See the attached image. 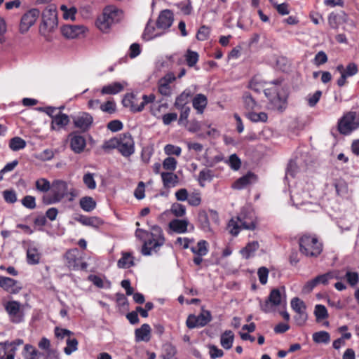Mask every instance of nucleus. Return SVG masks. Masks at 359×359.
<instances>
[{
  "label": "nucleus",
  "instance_id": "nucleus-1",
  "mask_svg": "<svg viewBox=\"0 0 359 359\" xmlns=\"http://www.w3.org/2000/svg\"><path fill=\"white\" fill-rule=\"evenodd\" d=\"M151 233L141 229H137L135 231V236L140 238L142 237L141 233L151 236V238L145 241L142 248V254L144 256L151 255L152 251L156 252L159 248L165 243V239L161 228L154 225L151 227Z\"/></svg>",
  "mask_w": 359,
  "mask_h": 359
},
{
  "label": "nucleus",
  "instance_id": "nucleus-2",
  "mask_svg": "<svg viewBox=\"0 0 359 359\" xmlns=\"http://www.w3.org/2000/svg\"><path fill=\"white\" fill-rule=\"evenodd\" d=\"M102 148L105 151L117 149L122 156L129 157L135 152V142L129 133H123L104 142Z\"/></svg>",
  "mask_w": 359,
  "mask_h": 359
},
{
  "label": "nucleus",
  "instance_id": "nucleus-3",
  "mask_svg": "<svg viewBox=\"0 0 359 359\" xmlns=\"http://www.w3.org/2000/svg\"><path fill=\"white\" fill-rule=\"evenodd\" d=\"M255 213L248 209L243 208L238 215L232 218L228 224L229 233L236 236L241 229L254 230L256 227Z\"/></svg>",
  "mask_w": 359,
  "mask_h": 359
},
{
  "label": "nucleus",
  "instance_id": "nucleus-4",
  "mask_svg": "<svg viewBox=\"0 0 359 359\" xmlns=\"http://www.w3.org/2000/svg\"><path fill=\"white\" fill-rule=\"evenodd\" d=\"M300 252L309 257H317L323 251V245L317 236L313 234L305 233L299 239Z\"/></svg>",
  "mask_w": 359,
  "mask_h": 359
},
{
  "label": "nucleus",
  "instance_id": "nucleus-5",
  "mask_svg": "<svg viewBox=\"0 0 359 359\" xmlns=\"http://www.w3.org/2000/svg\"><path fill=\"white\" fill-rule=\"evenodd\" d=\"M358 128H359V114L355 111L346 114L338 123L339 133L346 135Z\"/></svg>",
  "mask_w": 359,
  "mask_h": 359
},
{
  "label": "nucleus",
  "instance_id": "nucleus-6",
  "mask_svg": "<svg viewBox=\"0 0 359 359\" xmlns=\"http://www.w3.org/2000/svg\"><path fill=\"white\" fill-rule=\"evenodd\" d=\"M273 289L269 296L264 304H261V309L265 313H271L275 311V307L282 304L283 299L285 298V287L281 289Z\"/></svg>",
  "mask_w": 359,
  "mask_h": 359
},
{
  "label": "nucleus",
  "instance_id": "nucleus-7",
  "mask_svg": "<svg viewBox=\"0 0 359 359\" xmlns=\"http://www.w3.org/2000/svg\"><path fill=\"white\" fill-rule=\"evenodd\" d=\"M4 309L11 323L18 324L24 321L25 313L22 304L18 301H8L4 304Z\"/></svg>",
  "mask_w": 359,
  "mask_h": 359
},
{
  "label": "nucleus",
  "instance_id": "nucleus-8",
  "mask_svg": "<svg viewBox=\"0 0 359 359\" xmlns=\"http://www.w3.org/2000/svg\"><path fill=\"white\" fill-rule=\"evenodd\" d=\"M65 259L67 266L71 270H86L88 267L87 263L82 261L80 252L76 248L68 250Z\"/></svg>",
  "mask_w": 359,
  "mask_h": 359
},
{
  "label": "nucleus",
  "instance_id": "nucleus-9",
  "mask_svg": "<svg viewBox=\"0 0 359 359\" xmlns=\"http://www.w3.org/2000/svg\"><path fill=\"white\" fill-rule=\"evenodd\" d=\"M22 339H16L12 341L0 342V359H14L18 347L23 344Z\"/></svg>",
  "mask_w": 359,
  "mask_h": 359
},
{
  "label": "nucleus",
  "instance_id": "nucleus-10",
  "mask_svg": "<svg viewBox=\"0 0 359 359\" xmlns=\"http://www.w3.org/2000/svg\"><path fill=\"white\" fill-rule=\"evenodd\" d=\"M74 126L81 132H87L93 123V117L91 114L85 111H80L74 116H72Z\"/></svg>",
  "mask_w": 359,
  "mask_h": 359
},
{
  "label": "nucleus",
  "instance_id": "nucleus-11",
  "mask_svg": "<svg viewBox=\"0 0 359 359\" xmlns=\"http://www.w3.org/2000/svg\"><path fill=\"white\" fill-rule=\"evenodd\" d=\"M40 15L37 8H32L25 13L21 18L19 30L21 34L26 33L34 25Z\"/></svg>",
  "mask_w": 359,
  "mask_h": 359
},
{
  "label": "nucleus",
  "instance_id": "nucleus-12",
  "mask_svg": "<svg viewBox=\"0 0 359 359\" xmlns=\"http://www.w3.org/2000/svg\"><path fill=\"white\" fill-rule=\"evenodd\" d=\"M211 319L210 313L208 311H203V312L197 316L189 315L187 319L186 324L189 329H193L206 325Z\"/></svg>",
  "mask_w": 359,
  "mask_h": 359
},
{
  "label": "nucleus",
  "instance_id": "nucleus-13",
  "mask_svg": "<svg viewBox=\"0 0 359 359\" xmlns=\"http://www.w3.org/2000/svg\"><path fill=\"white\" fill-rule=\"evenodd\" d=\"M87 30V28L82 25H65L61 27L62 35L71 39L83 36Z\"/></svg>",
  "mask_w": 359,
  "mask_h": 359
},
{
  "label": "nucleus",
  "instance_id": "nucleus-14",
  "mask_svg": "<svg viewBox=\"0 0 359 359\" xmlns=\"http://www.w3.org/2000/svg\"><path fill=\"white\" fill-rule=\"evenodd\" d=\"M42 22L43 26L50 30L57 25L56 9L53 6H48L43 10L42 13Z\"/></svg>",
  "mask_w": 359,
  "mask_h": 359
},
{
  "label": "nucleus",
  "instance_id": "nucleus-15",
  "mask_svg": "<svg viewBox=\"0 0 359 359\" xmlns=\"http://www.w3.org/2000/svg\"><path fill=\"white\" fill-rule=\"evenodd\" d=\"M70 122L69 116L62 113V111L58 112L53 117L50 123V129L55 131H60L64 129L69 125Z\"/></svg>",
  "mask_w": 359,
  "mask_h": 359
},
{
  "label": "nucleus",
  "instance_id": "nucleus-16",
  "mask_svg": "<svg viewBox=\"0 0 359 359\" xmlns=\"http://www.w3.org/2000/svg\"><path fill=\"white\" fill-rule=\"evenodd\" d=\"M173 13L166 9L161 12L156 21L158 29L165 30L171 27L173 22Z\"/></svg>",
  "mask_w": 359,
  "mask_h": 359
},
{
  "label": "nucleus",
  "instance_id": "nucleus-17",
  "mask_svg": "<svg viewBox=\"0 0 359 359\" xmlns=\"http://www.w3.org/2000/svg\"><path fill=\"white\" fill-rule=\"evenodd\" d=\"M0 287L11 294H17L22 289L17 280L4 276H0Z\"/></svg>",
  "mask_w": 359,
  "mask_h": 359
},
{
  "label": "nucleus",
  "instance_id": "nucleus-18",
  "mask_svg": "<svg viewBox=\"0 0 359 359\" xmlns=\"http://www.w3.org/2000/svg\"><path fill=\"white\" fill-rule=\"evenodd\" d=\"M268 99L269 107L273 110L283 112L287 107V95L285 93Z\"/></svg>",
  "mask_w": 359,
  "mask_h": 359
},
{
  "label": "nucleus",
  "instance_id": "nucleus-19",
  "mask_svg": "<svg viewBox=\"0 0 359 359\" xmlns=\"http://www.w3.org/2000/svg\"><path fill=\"white\" fill-rule=\"evenodd\" d=\"M283 80L280 79H276L269 82H266L267 85L270 86L264 89V94L268 98L275 97L276 95H280L285 93L283 88L281 86Z\"/></svg>",
  "mask_w": 359,
  "mask_h": 359
},
{
  "label": "nucleus",
  "instance_id": "nucleus-20",
  "mask_svg": "<svg viewBox=\"0 0 359 359\" xmlns=\"http://www.w3.org/2000/svg\"><path fill=\"white\" fill-rule=\"evenodd\" d=\"M51 193L61 201L68 192L67 183L63 180H55L51 185Z\"/></svg>",
  "mask_w": 359,
  "mask_h": 359
},
{
  "label": "nucleus",
  "instance_id": "nucleus-21",
  "mask_svg": "<svg viewBox=\"0 0 359 359\" xmlns=\"http://www.w3.org/2000/svg\"><path fill=\"white\" fill-rule=\"evenodd\" d=\"M175 80L173 73L170 72L165 74L158 81V91L165 96H168L171 93L170 84Z\"/></svg>",
  "mask_w": 359,
  "mask_h": 359
},
{
  "label": "nucleus",
  "instance_id": "nucleus-22",
  "mask_svg": "<svg viewBox=\"0 0 359 359\" xmlns=\"http://www.w3.org/2000/svg\"><path fill=\"white\" fill-rule=\"evenodd\" d=\"M102 14L106 16L113 25L120 22L123 16V11L112 5L106 6L103 10Z\"/></svg>",
  "mask_w": 359,
  "mask_h": 359
},
{
  "label": "nucleus",
  "instance_id": "nucleus-23",
  "mask_svg": "<svg viewBox=\"0 0 359 359\" xmlns=\"http://www.w3.org/2000/svg\"><path fill=\"white\" fill-rule=\"evenodd\" d=\"M139 99L136 94L128 93L125 95L122 100L124 107H129L133 112L142 111V104L138 103Z\"/></svg>",
  "mask_w": 359,
  "mask_h": 359
},
{
  "label": "nucleus",
  "instance_id": "nucleus-24",
  "mask_svg": "<svg viewBox=\"0 0 359 359\" xmlns=\"http://www.w3.org/2000/svg\"><path fill=\"white\" fill-rule=\"evenodd\" d=\"M86 146V139L77 134L70 135L71 149L76 154L81 153Z\"/></svg>",
  "mask_w": 359,
  "mask_h": 359
},
{
  "label": "nucleus",
  "instance_id": "nucleus-25",
  "mask_svg": "<svg viewBox=\"0 0 359 359\" xmlns=\"http://www.w3.org/2000/svg\"><path fill=\"white\" fill-rule=\"evenodd\" d=\"M291 201L297 207H301L306 203V200L309 197V194L306 191H300V189L296 187L291 191Z\"/></svg>",
  "mask_w": 359,
  "mask_h": 359
},
{
  "label": "nucleus",
  "instance_id": "nucleus-26",
  "mask_svg": "<svg viewBox=\"0 0 359 359\" xmlns=\"http://www.w3.org/2000/svg\"><path fill=\"white\" fill-rule=\"evenodd\" d=\"M22 355L24 359H45L44 353L29 344L25 345Z\"/></svg>",
  "mask_w": 359,
  "mask_h": 359
},
{
  "label": "nucleus",
  "instance_id": "nucleus-27",
  "mask_svg": "<svg viewBox=\"0 0 359 359\" xmlns=\"http://www.w3.org/2000/svg\"><path fill=\"white\" fill-rule=\"evenodd\" d=\"M75 219L84 226H91L95 229H98L104 223L102 219L97 217L79 215Z\"/></svg>",
  "mask_w": 359,
  "mask_h": 359
},
{
  "label": "nucleus",
  "instance_id": "nucleus-28",
  "mask_svg": "<svg viewBox=\"0 0 359 359\" xmlns=\"http://www.w3.org/2000/svg\"><path fill=\"white\" fill-rule=\"evenodd\" d=\"M189 222L187 219H175L169 222V228L175 233H184L188 231Z\"/></svg>",
  "mask_w": 359,
  "mask_h": 359
},
{
  "label": "nucleus",
  "instance_id": "nucleus-29",
  "mask_svg": "<svg viewBox=\"0 0 359 359\" xmlns=\"http://www.w3.org/2000/svg\"><path fill=\"white\" fill-rule=\"evenodd\" d=\"M151 327L148 324H143L135 330V338L137 342L149 341L150 340Z\"/></svg>",
  "mask_w": 359,
  "mask_h": 359
},
{
  "label": "nucleus",
  "instance_id": "nucleus-30",
  "mask_svg": "<svg viewBox=\"0 0 359 359\" xmlns=\"http://www.w3.org/2000/svg\"><path fill=\"white\" fill-rule=\"evenodd\" d=\"M193 107L197 113L202 114L208 104L207 97L201 93L197 94L192 100Z\"/></svg>",
  "mask_w": 359,
  "mask_h": 359
},
{
  "label": "nucleus",
  "instance_id": "nucleus-31",
  "mask_svg": "<svg viewBox=\"0 0 359 359\" xmlns=\"http://www.w3.org/2000/svg\"><path fill=\"white\" fill-rule=\"evenodd\" d=\"M161 175L163 186L166 188L174 187L178 183V176L172 172H163Z\"/></svg>",
  "mask_w": 359,
  "mask_h": 359
},
{
  "label": "nucleus",
  "instance_id": "nucleus-32",
  "mask_svg": "<svg viewBox=\"0 0 359 359\" xmlns=\"http://www.w3.org/2000/svg\"><path fill=\"white\" fill-rule=\"evenodd\" d=\"M191 97V93L190 90H184L179 96L176 97L175 102V107L176 109H180L184 107H189L187 104L189 102V100Z\"/></svg>",
  "mask_w": 359,
  "mask_h": 359
},
{
  "label": "nucleus",
  "instance_id": "nucleus-33",
  "mask_svg": "<svg viewBox=\"0 0 359 359\" xmlns=\"http://www.w3.org/2000/svg\"><path fill=\"white\" fill-rule=\"evenodd\" d=\"M259 247V245L257 241L250 242L245 248L241 250L240 252L243 258L248 259L255 255V253L258 250Z\"/></svg>",
  "mask_w": 359,
  "mask_h": 359
},
{
  "label": "nucleus",
  "instance_id": "nucleus-34",
  "mask_svg": "<svg viewBox=\"0 0 359 359\" xmlns=\"http://www.w3.org/2000/svg\"><path fill=\"white\" fill-rule=\"evenodd\" d=\"M338 273V271H330L326 273L316 276L314 278V280L317 285L320 283L327 285L329 283L330 280H341L342 278H341V276H339Z\"/></svg>",
  "mask_w": 359,
  "mask_h": 359
},
{
  "label": "nucleus",
  "instance_id": "nucleus-35",
  "mask_svg": "<svg viewBox=\"0 0 359 359\" xmlns=\"http://www.w3.org/2000/svg\"><path fill=\"white\" fill-rule=\"evenodd\" d=\"M41 254L34 246H29L27 250V261L29 264H37L39 263Z\"/></svg>",
  "mask_w": 359,
  "mask_h": 359
},
{
  "label": "nucleus",
  "instance_id": "nucleus-36",
  "mask_svg": "<svg viewBox=\"0 0 359 359\" xmlns=\"http://www.w3.org/2000/svg\"><path fill=\"white\" fill-rule=\"evenodd\" d=\"M134 265V257L131 253L123 252L122 257L117 262V266L121 269H128Z\"/></svg>",
  "mask_w": 359,
  "mask_h": 359
},
{
  "label": "nucleus",
  "instance_id": "nucleus-37",
  "mask_svg": "<svg viewBox=\"0 0 359 359\" xmlns=\"http://www.w3.org/2000/svg\"><path fill=\"white\" fill-rule=\"evenodd\" d=\"M123 90V86L119 82H114L104 86L101 90L103 95H115Z\"/></svg>",
  "mask_w": 359,
  "mask_h": 359
},
{
  "label": "nucleus",
  "instance_id": "nucleus-38",
  "mask_svg": "<svg viewBox=\"0 0 359 359\" xmlns=\"http://www.w3.org/2000/svg\"><path fill=\"white\" fill-rule=\"evenodd\" d=\"M79 205L83 210L89 212L96 208V201L90 196H85L80 199Z\"/></svg>",
  "mask_w": 359,
  "mask_h": 359
},
{
  "label": "nucleus",
  "instance_id": "nucleus-39",
  "mask_svg": "<svg viewBox=\"0 0 359 359\" xmlns=\"http://www.w3.org/2000/svg\"><path fill=\"white\" fill-rule=\"evenodd\" d=\"M234 335L232 331H225L220 338V343L222 346L225 349H230L232 347Z\"/></svg>",
  "mask_w": 359,
  "mask_h": 359
},
{
  "label": "nucleus",
  "instance_id": "nucleus-40",
  "mask_svg": "<svg viewBox=\"0 0 359 359\" xmlns=\"http://www.w3.org/2000/svg\"><path fill=\"white\" fill-rule=\"evenodd\" d=\"M191 250L196 255L205 256L208 252V243L206 241L201 240L196 247L191 248Z\"/></svg>",
  "mask_w": 359,
  "mask_h": 359
},
{
  "label": "nucleus",
  "instance_id": "nucleus-41",
  "mask_svg": "<svg viewBox=\"0 0 359 359\" xmlns=\"http://www.w3.org/2000/svg\"><path fill=\"white\" fill-rule=\"evenodd\" d=\"M198 221L199 222L201 228L205 232H211L210 224L209 222L208 214L205 211L202 210L198 212Z\"/></svg>",
  "mask_w": 359,
  "mask_h": 359
},
{
  "label": "nucleus",
  "instance_id": "nucleus-42",
  "mask_svg": "<svg viewBox=\"0 0 359 359\" xmlns=\"http://www.w3.org/2000/svg\"><path fill=\"white\" fill-rule=\"evenodd\" d=\"M96 25L101 32H108L113 24L106 16L102 14L97 19Z\"/></svg>",
  "mask_w": 359,
  "mask_h": 359
},
{
  "label": "nucleus",
  "instance_id": "nucleus-43",
  "mask_svg": "<svg viewBox=\"0 0 359 359\" xmlns=\"http://www.w3.org/2000/svg\"><path fill=\"white\" fill-rule=\"evenodd\" d=\"M254 179H255V175L251 172H249L237 180L233 187L236 189H241L249 184Z\"/></svg>",
  "mask_w": 359,
  "mask_h": 359
},
{
  "label": "nucleus",
  "instance_id": "nucleus-44",
  "mask_svg": "<svg viewBox=\"0 0 359 359\" xmlns=\"http://www.w3.org/2000/svg\"><path fill=\"white\" fill-rule=\"evenodd\" d=\"M346 283L352 287H355L359 282L358 273L355 271L347 270L344 277Z\"/></svg>",
  "mask_w": 359,
  "mask_h": 359
},
{
  "label": "nucleus",
  "instance_id": "nucleus-45",
  "mask_svg": "<svg viewBox=\"0 0 359 359\" xmlns=\"http://www.w3.org/2000/svg\"><path fill=\"white\" fill-rule=\"evenodd\" d=\"M313 340L317 344H328L330 341V335L326 331H320L313 334Z\"/></svg>",
  "mask_w": 359,
  "mask_h": 359
},
{
  "label": "nucleus",
  "instance_id": "nucleus-46",
  "mask_svg": "<svg viewBox=\"0 0 359 359\" xmlns=\"http://www.w3.org/2000/svg\"><path fill=\"white\" fill-rule=\"evenodd\" d=\"M184 57L187 65L189 67H193L198 62L199 55L197 52L188 49L184 54Z\"/></svg>",
  "mask_w": 359,
  "mask_h": 359
},
{
  "label": "nucleus",
  "instance_id": "nucleus-47",
  "mask_svg": "<svg viewBox=\"0 0 359 359\" xmlns=\"http://www.w3.org/2000/svg\"><path fill=\"white\" fill-rule=\"evenodd\" d=\"M156 29L153 25H151L149 22L147 23L145 29L143 33V39L149 41L155 37L161 36L162 32H155Z\"/></svg>",
  "mask_w": 359,
  "mask_h": 359
},
{
  "label": "nucleus",
  "instance_id": "nucleus-48",
  "mask_svg": "<svg viewBox=\"0 0 359 359\" xmlns=\"http://www.w3.org/2000/svg\"><path fill=\"white\" fill-rule=\"evenodd\" d=\"M26 147V142L20 137H15L11 139L9 147L13 151H19Z\"/></svg>",
  "mask_w": 359,
  "mask_h": 359
},
{
  "label": "nucleus",
  "instance_id": "nucleus-49",
  "mask_svg": "<svg viewBox=\"0 0 359 359\" xmlns=\"http://www.w3.org/2000/svg\"><path fill=\"white\" fill-rule=\"evenodd\" d=\"M35 186L37 191L43 193L48 192L51 188L50 182L45 178L37 180L35 182Z\"/></svg>",
  "mask_w": 359,
  "mask_h": 359
},
{
  "label": "nucleus",
  "instance_id": "nucleus-50",
  "mask_svg": "<svg viewBox=\"0 0 359 359\" xmlns=\"http://www.w3.org/2000/svg\"><path fill=\"white\" fill-rule=\"evenodd\" d=\"M88 280L100 288H109L111 285L109 281L104 282L100 276L96 275H90Z\"/></svg>",
  "mask_w": 359,
  "mask_h": 359
},
{
  "label": "nucleus",
  "instance_id": "nucleus-51",
  "mask_svg": "<svg viewBox=\"0 0 359 359\" xmlns=\"http://www.w3.org/2000/svg\"><path fill=\"white\" fill-rule=\"evenodd\" d=\"M314 314L317 321H320L328 317L327 310L326 307L321 304H317L315 306Z\"/></svg>",
  "mask_w": 359,
  "mask_h": 359
},
{
  "label": "nucleus",
  "instance_id": "nucleus-52",
  "mask_svg": "<svg viewBox=\"0 0 359 359\" xmlns=\"http://www.w3.org/2000/svg\"><path fill=\"white\" fill-rule=\"evenodd\" d=\"M247 117L252 122H266L268 119V116L265 112H249Z\"/></svg>",
  "mask_w": 359,
  "mask_h": 359
},
{
  "label": "nucleus",
  "instance_id": "nucleus-53",
  "mask_svg": "<svg viewBox=\"0 0 359 359\" xmlns=\"http://www.w3.org/2000/svg\"><path fill=\"white\" fill-rule=\"evenodd\" d=\"M337 194L340 196H344L348 192L347 184L344 180H337L334 184Z\"/></svg>",
  "mask_w": 359,
  "mask_h": 359
},
{
  "label": "nucleus",
  "instance_id": "nucleus-54",
  "mask_svg": "<svg viewBox=\"0 0 359 359\" xmlns=\"http://www.w3.org/2000/svg\"><path fill=\"white\" fill-rule=\"evenodd\" d=\"M212 179V171L208 169H203L198 174V182L201 186L204 187V182L211 181Z\"/></svg>",
  "mask_w": 359,
  "mask_h": 359
},
{
  "label": "nucleus",
  "instance_id": "nucleus-55",
  "mask_svg": "<svg viewBox=\"0 0 359 359\" xmlns=\"http://www.w3.org/2000/svg\"><path fill=\"white\" fill-rule=\"evenodd\" d=\"M78 348V341L76 339H68L67 340V346L64 348V352L67 355L72 354Z\"/></svg>",
  "mask_w": 359,
  "mask_h": 359
},
{
  "label": "nucleus",
  "instance_id": "nucleus-56",
  "mask_svg": "<svg viewBox=\"0 0 359 359\" xmlns=\"http://www.w3.org/2000/svg\"><path fill=\"white\" fill-rule=\"evenodd\" d=\"M327 60L328 57L327 54L324 51L320 50L315 55L313 62L316 66L319 67L322 65L325 64L327 62Z\"/></svg>",
  "mask_w": 359,
  "mask_h": 359
},
{
  "label": "nucleus",
  "instance_id": "nucleus-57",
  "mask_svg": "<svg viewBox=\"0 0 359 359\" xmlns=\"http://www.w3.org/2000/svg\"><path fill=\"white\" fill-rule=\"evenodd\" d=\"M83 181L85 185L89 189H95L96 188V182L94 179V175L92 173L88 172L83 175Z\"/></svg>",
  "mask_w": 359,
  "mask_h": 359
},
{
  "label": "nucleus",
  "instance_id": "nucleus-58",
  "mask_svg": "<svg viewBox=\"0 0 359 359\" xmlns=\"http://www.w3.org/2000/svg\"><path fill=\"white\" fill-rule=\"evenodd\" d=\"M170 210L177 217H182L186 213L185 206L177 203L172 205Z\"/></svg>",
  "mask_w": 359,
  "mask_h": 359
},
{
  "label": "nucleus",
  "instance_id": "nucleus-59",
  "mask_svg": "<svg viewBox=\"0 0 359 359\" xmlns=\"http://www.w3.org/2000/svg\"><path fill=\"white\" fill-rule=\"evenodd\" d=\"M291 307L296 313L305 311L306 309L304 303L298 297H294L292 299Z\"/></svg>",
  "mask_w": 359,
  "mask_h": 359
},
{
  "label": "nucleus",
  "instance_id": "nucleus-60",
  "mask_svg": "<svg viewBox=\"0 0 359 359\" xmlns=\"http://www.w3.org/2000/svg\"><path fill=\"white\" fill-rule=\"evenodd\" d=\"M227 163L233 170H239L241 165V161L236 154H231L229 156Z\"/></svg>",
  "mask_w": 359,
  "mask_h": 359
},
{
  "label": "nucleus",
  "instance_id": "nucleus-61",
  "mask_svg": "<svg viewBox=\"0 0 359 359\" xmlns=\"http://www.w3.org/2000/svg\"><path fill=\"white\" fill-rule=\"evenodd\" d=\"M177 161L173 157L165 158L163 162V167L164 169L174 171L177 167Z\"/></svg>",
  "mask_w": 359,
  "mask_h": 359
},
{
  "label": "nucleus",
  "instance_id": "nucleus-62",
  "mask_svg": "<svg viewBox=\"0 0 359 359\" xmlns=\"http://www.w3.org/2000/svg\"><path fill=\"white\" fill-rule=\"evenodd\" d=\"M100 109L106 113L113 114L116 111V104L112 100H109L104 104H100Z\"/></svg>",
  "mask_w": 359,
  "mask_h": 359
},
{
  "label": "nucleus",
  "instance_id": "nucleus-63",
  "mask_svg": "<svg viewBox=\"0 0 359 359\" xmlns=\"http://www.w3.org/2000/svg\"><path fill=\"white\" fill-rule=\"evenodd\" d=\"M321 95L322 92L320 90L316 91L313 95H309L307 97L308 104L311 107H315L320 100Z\"/></svg>",
  "mask_w": 359,
  "mask_h": 359
},
{
  "label": "nucleus",
  "instance_id": "nucleus-64",
  "mask_svg": "<svg viewBox=\"0 0 359 359\" xmlns=\"http://www.w3.org/2000/svg\"><path fill=\"white\" fill-rule=\"evenodd\" d=\"M243 98L244 105L247 109L250 110L255 109V107L257 105V103L249 93H245Z\"/></svg>",
  "mask_w": 359,
  "mask_h": 359
}]
</instances>
